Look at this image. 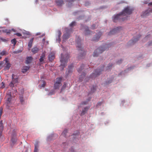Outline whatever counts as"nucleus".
<instances>
[{
    "label": "nucleus",
    "instance_id": "nucleus-31",
    "mask_svg": "<svg viewBox=\"0 0 152 152\" xmlns=\"http://www.w3.org/2000/svg\"><path fill=\"white\" fill-rule=\"evenodd\" d=\"M14 76H15L13 74H12V80H13H13H14V82H15V83H16L18 82V78H16L15 79L14 78Z\"/></svg>",
    "mask_w": 152,
    "mask_h": 152
},
{
    "label": "nucleus",
    "instance_id": "nucleus-7",
    "mask_svg": "<svg viewBox=\"0 0 152 152\" xmlns=\"http://www.w3.org/2000/svg\"><path fill=\"white\" fill-rule=\"evenodd\" d=\"M6 97L7 98V100L6 101L7 108L9 109L11 104L12 101V95L11 92L8 93L6 95Z\"/></svg>",
    "mask_w": 152,
    "mask_h": 152
},
{
    "label": "nucleus",
    "instance_id": "nucleus-43",
    "mask_svg": "<svg viewBox=\"0 0 152 152\" xmlns=\"http://www.w3.org/2000/svg\"><path fill=\"white\" fill-rule=\"evenodd\" d=\"M92 28L93 29H94L96 28V26L95 24H93L91 26Z\"/></svg>",
    "mask_w": 152,
    "mask_h": 152
},
{
    "label": "nucleus",
    "instance_id": "nucleus-4",
    "mask_svg": "<svg viewBox=\"0 0 152 152\" xmlns=\"http://www.w3.org/2000/svg\"><path fill=\"white\" fill-rule=\"evenodd\" d=\"M127 17H123L121 13L114 15L113 17V20L114 22H116L118 21H123L127 19Z\"/></svg>",
    "mask_w": 152,
    "mask_h": 152
},
{
    "label": "nucleus",
    "instance_id": "nucleus-49",
    "mask_svg": "<svg viewBox=\"0 0 152 152\" xmlns=\"http://www.w3.org/2000/svg\"><path fill=\"white\" fill-rule=\"evenodd\" d=\"M93 87V90H92V89H91V91L92 92H94L95 91V90L96 89V88L95 87L94 88V87Z\"/></svg>",
    "mask_w": 152,
    "mask_h": 152
},
{
    "label": "nucleus",
    "instance_id": "nucleus-13",
    "mask_svg": "<svg viewBox=\"0 0 152 152\" xmlns=\"http://www.w3.org/2000/svg\"><path fill=\"white\" fill-rule=\"evenodd\" d=\"M101 35V32H99L98 34H96L95 36L93 38V40L95 41H98L99 38H100Z\"/></svg>",
    "mask_w": 152,
    "mask_h": 152
},
{
    "label": "nucleus",
    "instance_id": "nucleus-41",
    "mask_svg": "<svg viewBox=\"0 0 152 152\" xmlns=\"http://www.w3.org/2000/svg\"><path fill=\"white\" fill-rule=\"evenodd\" d=\"M45 82L44 81H43V84L42 85L40 86V87H44L45 86Z\"/></svg>",
    "mask_w": 152,
    "mask_h": 152
},
{
    "label": "nucleus",
    "instance_id": "nucleus-36",
    "mask_svg": "<svg viewBox=\"0 0 152 152\" xmlns=\"http://www.w3.org/2000/svg\"><path fill=\"white\" fill-rule=\"evenodd\" d=\"M66 87V83H64L63 86L62 87V88H61V91H62L63 90H64L65 89Z\"/></svg>",
    "mask_w": 152,
    "mask_h": 152
},
{
    "label": "nucleus",
    "instance_id": "nucleus-50",
    "mask_svg": "<svg viewBox=\"0 0 152 152\" xmlns=\"http://www.w3.org/2000/svg\"><path fill=\"white\" fill-rule=\"evenodd\" d=\"M75 0H68V1L69 2H72L74 1Z\"/></svg>",
    "mask_w": 152,
    "mask_h": 152
},
{
    "label": "nucleus",
    "instance_id": "nucleus-40",
    "mask_svg": "<svg viewBox=\"0 0 152 152\" xmlns=\"http://www.w3.org/2000/svg\"><path fill=\"white\" fill-rule=\"evenodd\" d=\"M2 109L1 108H0V118L2 115Z\"/></svg>",
    "mask_w": 152,
    "mask_h": 152
},
{
    "label": "nucleus",
    "instance_id": "nucleus-9",
    "mask_svg": "<svg viewBox=\"0 0 152 152\" xmlns=\"http://www.w3.org/2000/svg\"><path fill=\"white\" fill-rule=\"evenodd\" d=\"M104 67V66H102L101 69H99L95 70L94 73L92 74V77H91L93 78V77H96L97 75H100L101 72L103 70ZM91 76L92 77V76Z\"/></svg>",
    "mask_w": 152,
    "mask_h": 152
},
{
    "label": "nucleus",
    "instance_id": "nucleus-6",
    "mask_svg": "<svg viewBox=\"0 0 152 152\" xmlns=\"http://www.w3.org/2000/svg\"><path fill=\"white\" fill-rule=\"evenodd\" d=\"M65 31V33H64L63 36V40H66L69 38L70 34L72 32V29L66 28Z\"/></svg>",
    "mask_w": 152,
    "mask_h": 152
},
{
    "label": "nucleus",
    "instance_id": "nucleus-39",
    "mask_svg": "<svg viewBox=\"0 0 152 152\" xmlns=\"http://www.w3.org/2000/svg\"><path fill=\"white\" fill-rule=\"evenodd\" d=\"M75 21L72 22L70 24V26H73L75 25Z\"/></svg>",
    "mask_w": 152,
    "mask_h": 152
},
{
    "label": "nucleus",
    "instance_id": "nucleus-51",
    "mask_svg": "<svg viewBox=\"0 0 152 152\" xmlns=\"http://www.w3.org/2000/svg\"><path fill=\"white\" fill-rule=\"evenodd\" d=\"M102 103V102H99L98 103L97 105H100Z\"/></svg>",
    "mask_w": 152,
    "mask_h": 152
},
{
    "label": "nucleus",
    "instance_id": "nucleus-42",
    "mask_svg": "<svg viewBox=\"0 0 152 152\" xmlns=\"http://www.w3.org/2000/svg\"><path fill=\"white\" fill-rule=\"evenodd\" d=\"M15 35L19 37H21L22 36V34L20 33H16Z\"/></svg>",
    "mask_w": 152,
    "mask_h": 152
},
{
    "label": "nucleus",
    "instance_id": "nucleus-35",
    "mask_svg": "<svg viewBox=\"0 0 152 152\" xmlns=\"http://www.w3.org/2000/svg\"><path fill=\"white\" fill-rule=\"evenodd\" d=\"M148 5L149 6H152V2L149 3ZM151 8H149V9L147 10V11H149L151 12H152V10H151Z\"/></svg>",
    "mask_w": 152,
    "mask_h": 152
},
{
    "label": "nucleus",
    "instance_id": "nucleus-2",
    "mask_svg": "<svg viewBox=\"0 0 152 152\" xmlns=\"http://www.w3.org/2000/svg\"><path fill=\"white\" fill-rule=\"evenodd\" d=\"M109 45V44H106L104 46L99 47L94 52V56H98L100 54L102 53L105 50H107V48H106L108 47Z\"/></svg>",
    "mask_w": 152,
    "mask_h": 152
},
{
    "label": "nucleus",
    "instance_id": "nucleus-23",
    "mask_svg": "<svg viewBox=\"0 0 152 152\" xmlns=\"http://www.w3.org/2000/svg\"><path fill=\"white\" fill-rule=\"evenodd\" d=\"M32 60V58L31 57H28L27 58V59L26 61V64H28L31 62V61Z\"/></svg>",
    "mask_w": 152,
    "mask_h": 152
},
{
    "label": "nucleus",
    "instance_id": "nucleus-33",
    "mask_svg": "<svg viewBox=\"0 0 152 152\" xmlns=\"http://www.w3.org/2000/svg\"><path fill=\"white\" fill-rule=\"evenodd\" d=\"M15 83V82H14L13 79L12 80L11 83L10 84V86L12 87H13L14 86V84Z\"/></svg>",
    "mask_w": 152,
    "mask_h": 152
},
{
    "label": "nucleus",
    "instance_id": "nucleus-52",
    "mask_svg": "<svg viewBox=\"0 0 152 152\" xmlns=\"http://www.w3.org/2000/svg\"><path fill=\"white\" fill-rule=\"evenodd\" d=\"M45 41V38H43L42 39V41L43 42H44Z\"/></svg>",
    "mask_w": 152,
    "mask_h": 152
},
{
    "label": "nucleus",
    "instance_id": "nucleus-28",
    "mask_svg": "<svg viewBox=\"0 0 152 152\" xmlns=\"http://www.w3.org/2000/svg\"><path fill=\"white\" fill-rule=\"evenodd\" d=\"M113 64L112 63H110L108 64V66L107 67L106 70H108L112 68V66H113Z\"/></svg>",
    "mask_w": 152,
    "mask_h": 152
},
{
    "label": "nucleus",
    "instance_id": "nucleus-5",
    "mask_svg": "<svg viewBox=\"0 0 152 152\" xmlns=\"http://www.w3.org/2000/svg\"><path fill=\"white\" fill-rule=\"evenodd\" d=\"M133 11V10L130 7L128 6L125 7L120 13L124 17L125 16H127L131 14Z\"/></svg>",
    "mask_w": 152,
    "mask_h": 152
},
{
    "label": "nucleus",
    "instance_id": "nucleus-32",
    "mask_svg": "<svg viewBox=\"0 0 152 152\" xmlns=\"http://www.w3.org/2000/svg\"><path fill=\"white\" fill-rule=\"evenodd\" d=\"M19 99L20 100V101L21 102V103L22 104H23V102H24V100H23V97L22 96H20Z\"/></svg>",
    "mask_w": 152,
    "mask_h": 152
},
{
    "label": "nucleus",
    "instance_id": "nucleus-11",
    "mask_svg": "<svg viewBox=\"0 0 152 152\" xmlns=\"http://www.w3.org/2000/svg\"><path fill=\"white\" fill-rule=\"evenodd\" d=\"M121 28V27H118L114 28L112 30L110 31L108 33V35H110L112 34H114L118 32L119 30V29Z\"/></svg>",
    "mask_w": 152,
    "mask_h": 152
},
{
    "label": "nucleus",
    "instance_id": "nucleus-14",
    "mask_svg": "<svg viewBox=\"0 0 152 152\" xmlns=\"http://www.w3.org/2000/svg\"><path fill=\"white\" fill-rule=\"evenodd\" d=\"M73 67V66L72 64H71L69 66L68 71L66 72V74L67 75H68L69 74L72 72Z\"/></svg>",
    "mask_w": 152,
    "mask_h": 152
},
{
    "label": "nucleus",
    "instance_id": "nucleus-22",
    "mask_svg": "<svg viewBox=\"0 0 152 152\" xmlns=\"http://www.w3.org/2000/svg\"><path fill=\"white\" fill-rule=\"evenodd\" d=\"M33 40H34V38H32L30 40V41L28 43V47L29 48H31L32 47V44L33 43Z\"/></svg>",
    "mask_w": 152,
    "mask_h": 152
},
{
    "label": "nucleus",
    "instance_id": "nucleus-44",
    "mask_svg": "<svg viewBox=\"0 0 152 152\" xmlns=\"http://www.w3.org/2000/svg\"><path fill=\"white\" fill-rule=\"evenodd\" d=\"M148 45L149 46H152V40L148 42Z\"/></svg>",
    "mask_w": 152,
    "mask_h": 152
},
{
    "label": "nucleus",
    "instance_id": "nucleus-27",
    "mask_svg": "<svg viewBox=\"0 0 152 152\" xmlns=\"http://www.w3.org/2000/svg\"><path fill=\"white\" fill-rule=\"evenodd\" d=\"M84 65L83 64L81 66H80V67L79 69H77V71L78 72H80L83 69L84 67Z\"/></svg>",
    "mask_w": 152,
    "mask_h": 152
},
{
    "label": "nucleus",
    "instance_id": "nucleus-3",
    "mask_svg": "<svg viewBox=\"0 0 152 152\" xmlns=\"http://www.w3.org/2000/svg\"><path fill=\"white\" fill-rule=\"evenodd\" d=\"M81 40L79 37H78L76 39V43L77 44V47L78 48V50L80 51V54L78 56V58H81V57H82L83 56L84 54L85 53V52L82 50L83 48L81 46V45L80 43Z\"/></svg>",
    "mask_w": 152,
    "mask_h": 152
},
{
    "label": "nucleus",
    "instance_id": "nucleus-56",
    "mask_svg": "<svg viewBox=\"0 0 152 152\" xmlns=\"http://www.w3.org/2000/svg\"><path fill=\"white\" fill-rule=\"evenodd\" d=\"M145 14L146 15L147 14V12H145Z\"/></svg>",
    "mask_w": 152,
    "mask_h": 152
},
{
    "label": "nucleus",
    "instance_id": "nucleus-25",
    "mask_svg": "<svg viewBox=\"0 0 152 152\" xmlns=\"http://www.w3.org/2000/svg\"><path fill=\"white\" fill-rule=\"evenodd\" d=\"M38 50V49L37 47H34L33 48L32 50L31 51L34 53H36Z\"/></svg>",
    "mask_w": 152,
    "mask_h": 152
},
{
    "label": "nucleus",
    "instance_id": "nucleus-55",
    "mask_svg": "<svg viewBox=\"0 0 152 152\" xmlns=\"http://www.w3.org/2000/svg\"><path fill=\"white\" fill-rule=\"evenodd\" d=\"M83 103L84 104H86V102H83Z\"/></svg>",
    "mask_w": 152,
    "mask_h": 152
},
{
    "label": "nucleus",
    "instance_id": "nucleus-21",
    "mask_svg": "<svg viewBox=\"0 0 152 152\" xmlns=\"http://www.w3.org/2000/svg\"><path fill=\"white\" fill-rule=\"evenodd\" d=\"M4 129V126L2 121H0V132H2Z\"/></svg>",
    "mask_w": 152,
    "mask_h": 152
},
{
    "label": "nucleus",
    "instance_id": "nucleus-12",
    "mask_svg": "<svg viewBox=\"0 0 152 152\" xmlns=\"http://www.w3.org/2000/svg\"><path fill=\"white\" fill-rule=\"evenodd\" d=\"M140 37L141 35H138L136 38H134L133 40L129 41V44L130 45H133L139 40Z\"/></svg>",
    "mask_w": 152,
    "mask_h": 152
},
{
    "label": "nucleus",
    "instance_id": "nucleus-8",
    "mask_svg": "<svg viewBox=\"0 0 152 152\" xmlns=\"http://www.w3.org/2000/svg\"><path fill=\"white\" fill-rule=\"evenodd\" d=\"M62 78L59 77L56 79V81L54 84V88L55 89H59L60 86L62 85L61 83Z\"/></svg>",
    "mask_w": 152,
    "mask_h": 152
},
{
    "label": "nucleus",
    "instance_id": "nucleus-24",
    "mask_svg": "<svg viewBox=\"0 0 152 152\" xmlns=\"http://www.w3.org/2000/svg\"><path fill=\"white\" fill-rule=\"evenodd\" d=\"M45 54L44 53H42V55L41 56L40 58L39 59L40 62H42L43 61L44 59L45 58Z\"/></svg>",
    "mask_w": 152,
    "mask_h": 152
},
{
    "label": "nucleus",
    "instance_id": "nucleus-37",
    "mask_svg": "<svg viewBox=\"0 0 152 152\" xmlns=\"http://www.w3.org/2000/svg\"><path fill=\"white\" fill-rule=\"evenodd\" d=\"M16 40L15 39H13L11 40V42L14 45H15L16 43Z\"/></svg>",
    "mask_w": 152,
    "mask_h": 152
},
{
    "label": "nucleus",
    "instance_id": "nucleus-47",
    "mask_svg": "<svg viewBox=\"0 0 152 152\" xmlns=\"http://www.w3.org/2000/svg\"><path fill=\"white\" fill-rule=\"evenodd\" d=\"M58 37H60V36H61V32L60 31H58Z\"/></svg>",
    "mask_w": 152,
    "mask_h": 152
},
{
    "label": "nucleus",
    "instance_id": "nucleus-30",
    "mask_svg": "<svg viewBox=\"0 0 152 152\" xmlns=\"http://www.w3.org/2000/svg\"><path fill=\"white\" fill-rule=\"evenodd\" d=\"M10 67V64L9 63H7L5 67V69L7 70L9 69Z\"/></svg>",
    "mask_w": 152,
    "mask_h": 152
},
{
    "label": "nucleus",
    "instance_id": "nucleus-34",
    "mask_svg": "<svg viewBox=\"0 0 152 152\" xmlns=\"http://www.w3.org/2000/svg\"><path fill=\"white\" fill-rule=\"evenodd\" d=\"M67 132V130L66 129H64L62 133V135H64L65 137L66 136V134Z\"/></svg>",
    "mask_w": 152,
    "mask_h": 152
},
{
    "label": "nucleus",
    "instance_id": "nucleus-59",
    "mask_svg": "<svg viewBox=\"0 0 152 152\" xmlns=\"http://www.w3.org/2000/svg\"><path fill=\"white\" fill-rule=\"evenodd\" d=\"M25 152H27V151H25Z\"/></svg>",
    "mask_w": 152,
    "mask_h": 152
},
{
    "label": "nucleus",
    "instance_id": "nucleus-1",
    "mask_svg": "<svg viewBox=\"0 0 152 152\" xmlns=\"http://www.w3.org/2000/svg\"><path fill=\"white\" fill-rule=\"evenodd\" d=\"M69 58V54L68 53L65 55L64 56H63V54H61L60 61L61 62V65L62 70L63 69L64 67L66 66V64Z\"/></svg>",
    "mask_w": 152,
    "mask_h": 152
},
{
    "label": "nucleus",
    "instance_id": "nucleus-29",
    "mask_svg": "<svg viewBox=\"0 0 152 152\" xmlns=\"http://www.w3.org/2000/svg\"><path fill=\"white\" fill-rule=\"evenodd\" d=\"M2 31L4 33H6L7 34H10L11 31V30H8L7 29H5L2 30Z\"/></svg>",
    "mask_w": 152,
    "mask_h": 152
},
{
    "label": "nucleus",
    "instance_id": "nucleus-20",
    "mask_svg": "<svg viewBox=\"0 0 152 152\" xmlns=\"http://www.w3.org/2000/svg\"><path fill=\"white\" fill-rule=\"evenodd\" d=\"M29 67L28 66H24L23 67L22 71L23 73H25L29 69Z\"/></svg>",
    "mask_w": 152,
    "mask_h": 152
},
{
    "label": "nucleus",
    "instance_id": "nucleus-60",
    "mask_svg": "<svg viewBox=\"0 0 152 152\" xmlns=\"http://www.w3.org/2000/svg\"><path fill=\"white\" fill-rule=\"evenodd\" d=\"M1 30H0V32H1Z\"/></svg>",
    "mask_w": 152,
    "mask_h": 152
},
{
    "label": "nucleus",
    "instance_id": "nucleus-19",
    "mask_svg": "<svg viewBox=\"0 0 152 152\" xmlns=\"http://www.w3.org/2000/svg\"><path fill=\"white\" fill-rule=\"evenodd\" d=\"M15 136V134H13L11 139V142L14 144H15L16 143L17 140V139Z\"/></svg>",
    "mask_w": 152,
    "mask_h": 152
},
{
    "label": "nucleus",
    "instance_id": "nucleus-16",
    "mask_svg": "<svg viewBox=\"0 0 152 152\" xmlns=\"http://www.w3.org/2000/svg\"><path fill=\"white\" fill-rule=\"evenodd\" d=\"M35 148L34 149V152H38V148L39 147V142L37 141L34 144Z\"/></svg>",
    "mask_w": 152,
    "mask_h": 152
},
{
    "label": "nucleus",
    "instance_id": "nucleus-15",
    "mask_svg": "<svg viewBox=\"0 0 152 152\" xmlns=\"http://www.w3.org/2000/svg\"><path fill=\"white\" fill-rule=\"evenodd\" d=\"M55 54L53 53H51L48 56V59L49 60L51 61L55 58Z\"/></svg>",
    "mask_w": 152,
    "mask_h": 152
},
{
    "label": "nucleus",
    "instance_id": "nucleus-26",
    "mask_svg": "<svg viewBox=\"0 0 152 152\" xmlns=\"http://www.w3.org/2000/svg\"><path fill=\"white\" fill-rule=\"evenodd\" d=\"M7 54V52L4 50L0 53V55H1V56H5Z\"/></svg>",
    "mask_w": 152,
    "mask_h": 152
},
{
    "label": "nucleus",
    "instance_id": "nucleus-18",
    "mask_svg": "<svg viewBox=\"0 0 152 152\" xmlns=\"http://www.w3.org/2000/svg\"><path fill=\"white\" fill-rule=\"evenodd\" d=\"M89 107H86L84 108L82 112L80 114L81 115H84L87 111Z\"/></svg>",
    "mask_w": 152,
    "mask_h": 152
},
{
    "label": "nucleus",
    "instance_id": "nucleus-10",
    "mask_svg": "<svg viewBox=\"0 0 152 152\" xmlns=\"http://www.w3.org/2000/svg\"><path fill=\"white\" fill-rule=\"evenodd\" d=\"M81 29H84L85 33L86 35L89 34L90 33V31L89 30L88 27L86 26H84L81 24Z\"/></svg>",
    "mask_w": 152,
    "mask_h": 152
},
{
    "label": "nucleus",
    "instance_id": "nucleus-53",
    "mask_svg": "<svg viewBox=\"0 0 152 152\" xmlns=\"http://www.w3.org/2000/svg\"><path fill=\"white\" fill-rule=\"evenodd\" d=\"M2 62H1L0 63V66L2 65Z\"/></svg>",
    "mask_w": 152,
    "mask_h": 152
},
{
    "label": "nucleus",
    "instance_id": "nucleus-48",
    "mask_svg": "<svg viewBox=\"0 0 152 152\" xmlns=\"http://www.w3.org/2000/svg\"><path fill=\"white\" fill-rule=\"evenodd\" d=\"M70 152H75L73 148H72L71 149Z\"/></svg>",
    "mask_w": 152,
    "mask_h": 152
},
{
    "label": "nucleus",
    "instance_id": "nucleus-46",
    "mask_svg": "<svg viewBox=\"0 0 152 152\" xmlns=\"http://www.w3.org/2000/svg\"><path fill=\"white\" fill-rule=\"evenodd\" d=\"M2 132H0V140H1L2 137Z\"/></svg>",
    "mask_w": 152,
    "mask_h": 152
},
{
    "label": "nucleus",
    "instance_id": "nucleus-57",
    "mask_svg": "<svg viewBox=\"0 0 152 152\" xmlns=\"http://www.w3.org/2000/svg\"><path fill=\"white\" fill-rule=\"evenodd\" d=\"M1 58H2V56H0V60L1 59Z\"/></svg>",
    "mask_w": 152,
    "mask_h": 152
},
{
    "label": "nucleus",
    "instance_id": "nucleus-38",
    "mask_svg": "<svg viewBox=\"0 0 152 152\" xmlns=\"http://www.w3.org/2000/svg\"><path fill=\"white\" fill-rule=\"evenodd\" d=\"M1 87H0L1 88L3 89L5 87V84L4 83V82H1Z\"/></svg>",
    "mask_w": 152,
    "mask_h": 152
},
{
    "label": "nucleus",
    "instance_id": "nucleus-58",
    "mask_svg": "<svg viewBox=\"0 0 152 152\" xmlns=\"http://www.w3.org/2000/svg\"><path fill=\"white\" fill-rule=\"evenodd\" d=\"M15 92H17V90H15Z\"/></svg>",
    "mask_w": 152,
    "mask_h": 152
},
{
    "label": "nucleus",
    "instance_id": "nucleus-45",
    "mask_svg": "<svg viewBox=\"0 0 152 152\" xmlns=\"http://www.w3.org/2000/svg\"><path fill=\"white\" fill-rule=\"evenodd\" d=\"M122 61L121 60H119L117 61V63L118 64H120L121 63V61Z\"/></svg>",
    "mask_w": 152,
    "mask_h": 152
},
{
    "label": "nucleus",
    "instance_id": "nucleus-54",
    "mask_svg": "<svg viewBox=\"0 0 152 152\" xmlns=\"http://www.w3.org/2000/svg\"><path fill=\"white\" fill-rule=\"evenodd\" d=\"M40 34V33H37L36 34V35H39Z\"/></svg>",
    "mask_w": 152,
    "mask_h": 152
},
{
    "label": "nucleus",
    "instance_id": "nucleus-17",
    "mask_svg": "<svg viewBox=\"0 0 152 152\" xmlns=\"http://www.w3.org/2000/svg\"><path fill=\"white\" fill-rule=\"evenodd\" d=\"M56 3L58 6H61L64 4L63 0H56Z\"/></svg>",
    "mask_w": 152,
    "mask_h": 152
}]
</instances>
